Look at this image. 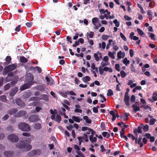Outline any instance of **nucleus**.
<instances>
[{
    "mask_svg": "<svg viewBox=\"0 0 157 157\" xmlns=\"http://www.w3.org/2000/svg\"><path fill=\"white\" fill-rule=\"evenodd\" d=\"M18 81V80L17 79V78L15 77L13 79H12L11 80V84L12 85H15L17 83Z\"/></svg>",
    "mask_w": 157,
    "mask_h": 157,
    "instance_id": "5701e85b",
    "label": "nucleus"
},
{
    "mask_svg": "<svg viewBox=\"0 0 157 157\" xmlns=\"http://www.w3.org/2000/svg\"><path fill=\"white\" fill-rule=\"evenodd\" d=\"M141 138H140V137L139 140H138V144H139L140 145V146L141 147H142L143 145V144L142 142H141Z\"/></svg>",
    "mask_w": 157,
    "mask_h": 157,
    "instance_id": "bf43d9fd",
    "label": "nucleus"
},
{
    "mask_svg": "<svg viewBox=\"0 0 157 157\" xmlns=\"http://www.w3.org/2000/svg\"><path fill=\"white\" fill-rule=\"evenodd\" d=\"M103 70L105 71H109L110 72H113V70L111 67H104L103 68Z\"/></svg>",
    "mask_w": 157,
    "mask_h": 157,
    "instance_id": "cd10ccee",
    "label": "nucleus"
},
{
    "mask_svg": "<svg viewBox=\"0 0 157 157\" xmlns=\"http://www.w3.org/2000/svg\"><path fill=\"white\" fill-rule=\"evenodd\" d=\"M15 102L17 105L20 107L23 108L25 106V104L24 102L19 98L15 100Z\"/></svg>",
    "mask_w": 157,
    "mask_h": 157,
    "instance_id": "423d86ee",
    "label": "nucleus"
},
{
    "mask_svg": "<svg viewBox=\"0 0 157 157\" xmlns=\"http://www.w3.org/2000/svg\"><path fill=\"white\" fill-rule=\"evenodd\" d=\"M39 103V102L38 101H35L33 102L30 103V105H31L33 106H37V105H38Z\"/></svg>",
    "mask_w": 157,
    "mask_h": 157,
    "instance_id": "37998d69",
    "label": "nucleus"
},
{
    "mask_svg": "<svg viewBox=\"0 0 157 157\" xmlns=\"http://www.w3.org/2000/svg\"><path fill=\"white\" fill-rule=\"evenodd\" d=\"M41 98H40L39 100L43 99L45 100L46 101H47L49 100L48 96L46 94H43L41 96Z\"/></svg>",
    "mask_w": 157,
    "mask_h": 157,
    "instance_id": "f3484780",
    "label": "nucleus"
},
{
    "mask_svg": "<svg viewBox=\"0 0 157 157\" xmlns=\"http://www.w3.org/2000/svg\"><path fill=\"white\" fill-rule=\"evenodd\" d=\"M7 139L11 142L13 143L17 142L19 140L18 137L15 134H10L7 137Z\"/></svg>",
    "mask_w": 157,
    "mask_h": 157,
    "instance_id": "20e7f679",
    "label": "nucleus"
},
{
    "mask_svg": "<svg viewBox=\"0 0 157 157\" xmlns=\"http://www.w3.org/2000/svg\"><path fill=\"white\" fill-rule=\"evenodd\" d=\"M102 134L104 137H106L107 139L109 138L110 136V133L106 132H103Z\"/></svg>",
    "mask_w": 157,
    "mask_h": 157,
    "instance_id": "4be33fe9",
    "label": "nucleus"
},
{
    "mask_svg": "<svg viewBox=\"0 0 157 157\" xmlns=\"http://www.w3.org/2000/svg\"><path fill=\"white\" fill-rule=\"evenodd\" d=\"M104 70H103V68H101V66H100L99 67V72L100 73V74L101 75H102L104 72Z\"/></svg>",
    "mask_w": 157,
    "mask_h": 157,
    "instance_id": "774afa93",
    "label": "nucleus"
},
{
    "mask_svg": "<svg viewBox=\"0 0 157 157\" xmlns=\"http://www.w3.org/2000/svg\"><path fill=\"white\" fill-rule=\"evenodd\" d=\"M33 77L32 75H30V79L31 82L29 83H27L24 84L22 85L20 88L21 90H23L27 89L29 88L33 84V83L32 81L33 80Z\"/></svg>",
    "mask_w": 157,
    "mask_h": 157,
    "instance_id": "7ed1b4c3",
    "label": "nucleus"
},
{
    "mask_svg": "<svg viewBox=\"0 0 157 157\" xmlns=\"http://www.w3.org/2000/svg\"><path fill=\"white\" fill-rule=\"evenodd\" d=\"M94 32L91 31L89 33H87V34L90 38H92L94 36Z\"/></svg>",
    "mask_w": 157,
    "mask_h": 157,
    "instance_id": "6e6d98bb",
    "label": "nucleus"
},
{
    "mask_svg": "<svg viewBox=\"0 0 157 157\" xmlns=\"http://www.w3.org/2000/svg\"><path fill=\"white\" fill-rule=\"evenodd\" d=\"M130 99L129 96L128 94L124 95V101L126 105L127 106H129L130 105L129 100Z\"/></svg>",
    "mask_w": 157,
    "mask_h": 157,
    "instance_id": "9b49d317",
    "label": "nucleus"
},
{
    "mask_svg": "<svg viewBox=\"0 0 157 157\" xmlns=\"http://www.w3.org/2000/svg\"><path fill=\"white\" fill-rule=\"evenodd\" d=\"M21 62L25 63L28 62L27 59L24 56H21L20 58Z\"/></svg>",
    "mask_w": 157,
    "mask_h": 157,
    "instance_id": "a878e982",
    "label": "nucleus"
},
{
    "mask_svg": "<svg viewBox=\"0 0 157 157\" xmlns=\"http://www.w3.org/2000/svg\"><path fill=\"white\" fill-rule=\"evenodd\" d=\"M18 90V88L17 87H15L13 89H11L9 94L10 96L12 97L13 96Z\"/></svg>",
    "mask_w": 157,
    "mask_h": 157,
    "instance_id": "6e6552de",
    "label": "nucleus"
},
{
    "mask_svg": "<svg viewBox=\"0 0 157 157\" xmlns=\"http://www.w3.org/2000/svg\"><path fill=\"white\" fill-rule=\"evenodd\" d=\"M10 83L6 84L4 86V90H9L10 88Z\"/></svg>",
    "mask_w": 157,
    "mask_h": 157,
    "instance_id": "c85d7f7f",
    "label": "nucleus"
},
{
    "mask_svg": "<svg viewBox=\"0 0 157 157\" xmlns=\"http://www.w3.org/2000/svg\"><path fill=\"white\" fill-rule=\"evenodd\" d=\"M138 7H139L140 10V12L142 13H145V11L144 10L142 6L140 4H138Z\"/></svg>",
    "mask_w": 157,
    "mask_h": 157,
    "instance_id": "09e8293b",
    "label": "nucleus"
},
{
    "mask_svg": "<svg viewBox=\"0 0 157 157\" xmlns=\"http://www.w3.org/2000/svg\"><path fill=\"white\" fill-rule=\"evenodd\" d=\"M6 96L5 95H1L0 96V100L3 102H6Z\"/></svg>",
    "mask_w": 157,
    "mask_h": 157,
    "instance_id": "c756f323",
    "label": "nucleus"
},
{
    "mask_svg": "<svg viewBox=\"0 0 157 157\" xmlns=\"http://www.w3.org/2000/svg\"><path fill=\"white\" fill-rule=\"evenodd\" d=\"M73 128V126L71 124H70L69 126H67L66 127L67 129L69 131H71Z\"/></svg>",
    "mask_w": 157,
    "mask_h": 157,
    "instance_id": "338daca9",
    "label": "nucleus"
},
{
    "mask_svg": "<svg viewBox=\"0 0 157 157\" xmlns=\"http://www.w3.org/2000/svg\"><path fill=\"white\" fill-rule=\"evenodd\" d=\"M27 113L26 111L24 110L20 111H19L16 114V117H25Z\"/></svg>",
    "mask_w": 157,
    "mask_h": 157,
    "instance_id": "1a4fd4ad",
    "label": "nucleus"
},
{
    "mask_svg": "<svg viewBox=\"0 0 157 157\" xmlns=\"http://www.w3.org/2000/svg\"><path fill=\"white\" fill-rule=\"evenodd\" d=\"M98 19L97 17H94L92 19V22L93 24L95 25V23L98 21Z\"/></svg>",
    "mask_w": 157,
    "mask_h": 157,
    "instance_id": "58836bf2",
    "label": "nucleus"
},
{
    "mask_svg": "<svg viewBox=\"0 0 157 157\" xmlns=\"http://www.w3.org/2000/svg\"><path fill=\"white\" fill-rule=\"evenodd\" d=\"M39 99V98L37 97H32L29 100V101H37Z\"/></svg>",
    "mask_w": 157,
    "mask_h": 157,
    "instance_id": "8fccbe9b",
    "label": "nucleus"
},
{
    "mask_svg": "<svg viewBox=\"0 0 157 157\" xmlns=\"http://www.w3.org/2000/svg\"><path fill=\"white\" fill-rule=\"evenodd\" d=\"M89 140L92 143H94L96 142L97 139L96 137H93V136L91 135L89 136Z\"/></svg>",
    "mask_w": 157,
    "mask_h": 157,
    "instance_id": "6ab92c4d",
    "label": "nucleus"
},
{
    "mask_svg": "<svg viewBox=\"0 0 157 157\" xmlns=\"http://www.w3.org/2000/svg\"><path fill=\"white\" fill-rule=\"evenodd\" d=\"M36 89L41 91H44L45 90L44 87L42 85L37 86L35 87Z\"/></svg>",
    "mask_w": 157,
    "mask_h": 157,
    "instance_id": "a211bd4d",
    "label": "nucleus"
},
{
    "mask_svg": "<svg viewBox=\"0 0 157 157\" xmlns=\"http://www.w3.org/2000/svg\"><path fill=\"white\" fill-rule=\"evenodd\" d=\"M6 60L7 62V64H9L11 60V57L10 56H7L6 58Z\"/></svg>",
    "mask_w": 157,
    "mask_h": 157,
    "instance_id": "ea45409f",
    "label": "nucleus"
},
{
    "mask_svg": "<svg viewBox=\"0 0 157 157\" xmlns=\"http://www.w3.org/2000/svg\"><path fill=\"white\" fill-rule=\"evenodd\" d=\"M113 23L115 24L117 27H118L120 26V22H118L117 19H115L113 21Z\"/></svg>",
    "mask_w": 157,
    "mask_h": 157,
    "instance_id": "de8ad7c7",
    "label": "nucleus"
},
{
    "mask_svg": "<svg viewBox=\"0 0 157 157\" xmlns=\"http://www.w3.org/2000/svg\"><path fill=\"white\" fill-rule=\"evenodd\" d=\"M16 63L12 64L5 67V69H7L10 72L15 69L17 67Z\"/></svg>",
    "mask_w": 157,
    "mask_h": 157,
    "instance_id": "0eeeda50",
    "label": "nucleus"
},
{
    "mask_svg": "<svg viewBox=\"0 0 157 157\" xmlns=\"http://www.w3.org/2000/svg\"><path fill=\"white\" fill-rule=\"evenodd\" d=\"M9 117V116L8 114L5 115L2 118V121H5L7 120Z\"/></svg>",
    "mask_w": 157,
    "mask_h": 157,
    "instance_id": "e2e57ef3",
    "label": "nucleus"
},
{
    "mask_svg": "<svg viewBox=\"0 0 157 157\" xmlns=\"http://www.w3.org/2000/svg\"><path fill=\"white\" fill-rule=\"evenodd\" d=\"M147 33L149 35V36L150 37L151 40H155V36L154 34L151 33Z\"/></svg>",
    "mask_w": 157,
    "mask_h": 157,
    "instance_id": "7c9ffc66",
    "label": "nucleus"
},
{
    "mask_svg": "<svg viewBox=\"0 0 157 157\" xmlns=\"http://www.w3.org/2000/svg\"><path fill=\"white\" fill-rule=\"evenodd\" d=\"M120 36L121 38L124 41H126L127 39L126 37L122 33H120Z\"/></svg>",
    "mask_w": 157,
    "mask_h": 157,
    "instance_id": "3c124183",
    "label": "nucleus"
},
{
    "mask_svg": "<svg viewBox=\"0 0 157 157\" xmlns=\"http://www.w3.org/2000/svg\"><path fill=\"white\" fill-rule=\"evenodd\" d=\"M62 120L61 116L57 114L56 116V121L58 123H60Z\"/></svg>",
    "mask_w": 157,
    "mask_h": 157,
    "instance_id": "72a5a7b5",
    "label": "nucleus"
},
{
    "mask_svg": "<svg viewBox=\"0 0 157 157\" xmlns=\"http://www.w3.org/2000/svg\"><path fill=\"white\" fill-rule=\"evenodd\" d=\"M107 95V96H113V93L112 90L111 89L109 90H108Z\"/></svg>",
    "mask_w": 157,
    "mask_h": 157,
    "instance_id": "c9c22d12",
    "label": "nucleus"
},
{
    "mask_svg": "<svg viewBox=\"0 0 157 157\" xmlns=\"http://www.w3.org/2000/svg\"><path fill=\"white\" fill-rule=\"evenodd\" d=\"M28 120L29 121L33 122L38 121L40 119L37 115L33 114L29 117Z\"/></svg>",
    "mask_w": 157,
    "mask_h": 157,
    "instance_id": "39448f33",
    "label": "nucleus"
},
{
    "mask_svg": "<svg viewBox=\"0 0 157 157\" xmlns=\"http://www.w3.org/2000/svg\"><path fill=\"white\" fill-rule=\"evenodd\" d=\"M109 37V36L105 35H103L102 36V39L104 40H107Z\"/></svg>",
    "mask_w": 157,
    "mask_h": 157,
    "instance_id": "603ef678",
    "label": "nucleus"
},
{
    "mask_svg": "<svg viewBox=\"0 0 157 157\" xmlns=\"http://www.w3.org/2000/svg\"><path fill=\"white\" fill-rule=\"evenodd\" d=\"M135 100V96L132 95L131 96L130 98V101L132 102H134Z\"/></svg>",
    "mask_w": 157,
    "mask_h": 157,
    "instance_id": "052dcab7",
    "label": "nucleus"
},
{
    "mask_svg": "<svg viewBox=\"0 0 157 157\" xmlns=\"http://www.w3.org/2000/svg\"><path fill=\"white\" fill-rule=\"evenodd\" d=\"M83 119L85 120L86 122L88 124H91V120L89 119L88 117L87 116H83Z\"/></svg>",
    "mask_w": 157,
    "mask_h": 157,
    "instance_id": "412c9836",
    "label": "nucleus"
},
{
    "mask_svg": "<svg viewBox=\"0 0 157 157\" xmlns=\"http://www.w3.org/2000/svg\"><path fill=\"white\" fill-rule=\"evenodd\" d=\"M4 155L6 157H12L14 154L13 151H6L4 152Z\"/></svg>",
    "mask_w": 157,
    "mask_h": 157,
    "instance_id": "9d476101",
    "label": "nucleus"
},
{
    "mask_svg": "<svg viewBox=\"0 0 157 157\" xmlns=\"http://www.w3.org/2000/svg\"><path fill=\"white\" fill-rule=\"evenodd\" d=\"M138 33L142 36H145V35L144 32L142 30L139 29H138Z\"/></svg>",
    "mask_w": 157,
    "mask_h": 157,
    "instance_id": "4c0bfd02",
    "label": "nucleus"
},
{
    "mask_svg": "<svg viewBox=\"0 0 157 157\" xmlns=\"http://www.w3.org/2000/svg\"><path fill=\"white\" fill-rule=\"evenodd\" d=\"M17 111V110L15 108H13L10 109L7 112L10 115H13Z\"/></svg>",
    "mask_w": 157,
    "mask_h": 157,
    "instance_id": "f8f14e48",
    "label": "nucleus"
},
{
    "mask_svg": "<svg viewBox=\"0 0 157 157\" xmlns=\"http://www.w3.org/2000/svg\"><path fill=\"white\" fill-rule=\"evenodd\" d=\"M123 63L126 66H127L128 64L129 63L130 61L129 60H127L126 58H125L123 60Z\"/></svg>",
    "mask_w": 157,
    "mask_h": 157,
    "instance_id": "a18cd8bd",
    "label": "nucleus"
},
{
    "mask_svg": "<svg viewBox=\"0 0 157 157\" xmlns=\"http://www.w3.org/2000/svg\"><path fill=\"white\" fill-rule=\"evenodd\" d=\"M121 54H122V52L121 51H120L118 52V53L117 54V57L119 59H120L121 58H123L124 57V56H123V57H121Z\"/></svg>",
    "mask_w": 157,
    "mask_h": 157,
    "instance_id": "4d7b16f0",
    "label": "nucleus"
},
{
    "mask_svg": "<svg viewBox=\"0 0 157 157\" xmlns=\"http://www.w3.org/2000/svg\"><path fill=\"white\" fill-rule=\"evenodd\" d=\"M152 99L155 101L157 100V91L153 93Z\"/></svg>",
    "mask_w": 157,
    "mask_h": 157,
    "instance_id": "f704fd0d",
    "label": "nucleus"
},
{
    "mask_svg": "<svg viewBox=\"0 0 157 157\" xmlns=\"http://www.w3.org/2000/svg\"><path fill=\"white\" fill-rule=\"evenodd\" d=\"M9 72L7 69H5V67H4V70L3 71V74L4 75H6L7 73Z\"/></svg>",
    "mask_w": 157,
    "mask_h": 157,
    "instance_id": "69168bd1",
    "label": "nucleus"
},
{
    "mask_svg": "<svg viewBox=\"0 0 157 157\" xmlns=\"http://www.w3.org/2000/svg\"><path fill=\"white\" fill-rule=\"evenodd\" d=\"M55 83L54 81V80L52 78H50L49 81L48 82V84H49L51 85H52L53 84H54Z\"/></svg>",
    "mask_w": 157,
    "mask_h": 157,
    "instance_id": "13d9d810",
    "label": "nucleus"
},
{
    "mask_svg": "<svg viewBox=\"0 0 157 157\" xmlns=\"http://www.w3.org/2000/svg\"><path fill=\"white\" fill-rule=\"evenodd\" d=\"M141 128H143V129L145 131H147L148 130L149 127L148 125L147 124H146L144 126L142 124L141 126Z\"/></svg>",
    "mask_w": 157,
    "mask_h": 157,
    "instance_id": "e433bc0d",
    "label": "nucleus"
},
{
    "mask_svg": "<svg viewBox=\"0 0 157 157\" xmlns=\"http://www.w3.org/2000/svg\"><path fill=\"white\" fill-rule=\"evenodd\" d=\"M82 138H83V139H85V138L84 137H77V138L78 139V141H79V145H80L81 144L82 142L83 141L82 140Z\"/></svg>",
    "mask_w": 157,
    "mask_h": 157,
    "instance_id": "5fc2aeb1",
    "label": "nucleus"
},
{
    "mask_svg": "<svg viewBox=\"0 0 157 157\" xmlns=\"http://www.w3.org/2000/svg\"><path fill=\"white\" fill-rule=\"evenodd\" d=\"M41 124L39 123H36L34 126V128L37 130L40 129L41 128Z\"/></svg>",
    "mask_w": 157,
    "mask_h": 157,
    "instance_id": "2eb2a0df",
    "label": "nucleus"
},
{
    "mask_svg": "<svg viewBox=\"0 0 157 157\" xmlns=\"http://www.w3.org/2000/svg\"><path fill=\"white\" fill-rule=\"evenodd\" d=\"M109 56L112 59H114L115 57L114 54L111 52H109L108 53Z\"/></svg>",
    "mask_w": 157,
    "mask_h": 157,
    "instance_id": "864d4df0",
    "label": "nucleus"
},
{
    "mask_svg": "<svg viewBox=\"0 0 157 157\" xmlns=\"http://www.w3.org/2000/svg\"><path fill=\"white\" fill-rule=\"evenodd\" d=\"M82 80L85 82L86 83L87 82L89 81L90 80V77L88 76H86L83 77L82 78Z\"/></svg>",
    "mask_w": 157,
    "mask_h": 157,
    "instance_id": "aec40b11",
    "label": "nucleus"
},
{
    "mask_svg": "<svg viewBox=\"0 0 157 157\" xmlns=\"http://www.w3.org/2000/svg\"><path fill=\"white\" fill-rule=\"evenodd\" d=\"M120 74L121 77L122 78H125L127 75L126 73L124 71H121Z\"/></svg>",
    "mask_w": 157,
    "mask_h": 157,
    "instance_id": "79ce46f5",
    "label": "nucleus"
},
{
    "mask_svg": "<svg viewBox=\"0 0 157 157\" xmlns=\"http://www.w3.org/2000/svg\"><path fill=\"white\" fill-rule=\"evenodd\" d=\"M19 128L23 131L28 132L30 130V127L29 124L25 123H20L18 125Z\"/></svg>",
    "mask_w": 157,
    "mask_h": 157,
    "instance_id": "f03ea898",
    "label": "nucleus"
},
{
    "mask_svg": "<svg viewBox=\"0 0 157 157\" xmlns=\"http://www.w3.org/2000/svg\"><path fill=\"white\" fill-rule=\"evenodd\" d=\"M120 136L121 138H123V137L125 134L124 128H122L121 131L120 132Z\"/></svg>",
    "mask_w": 157,
    "mask_h": 157,
    "instance_id": "a19ab883",
    "label": "nucleus"
},
{
    "mask_svg": "<svg viewBox=\"0 0 157 157\" xmlns=\"http://www.w3.org/2000/svg\"><path fill=\"white\" fill-rule=\"evenodd\" d=\"M37 153L36 150H33L29 153L28 155L30 156H33L37 155Z\"/></svg>",
    "mask_w": 157,
    "mask_h": 157,
    "instance_id": "dca6fc26",
    "label": "nucleus"
},
{
    "mask_svg": "<svg viewBox=\"0 0 157 157\" xmlns=\"http://www.w3.org/2000/svg\"><path fill=\"white\" fill-rule=\"evenodd\" d=\"M75 107L76 108L75 109V113H81L82 112V111L81 109H79V108H80V106L79 105H75Z\"/></svg>",
    "mask_w": 157,
    "mask_h": 157,
    "instance_id": "4468645a",
    "label": "nucleus"
},
{
    "mask_svg": "<svg viewBox=\"0 0 157 157\" xmlns=\"http://www.w3.org/2000/svg\"><path fill=\"white\" fill-rule=\"evenodd\" d=\"M113 42V40L112 39H110L108 41V43L107 44L106 46V49H108L109 48L110 46L111 45V43Z\"/></svg>",
    "mask_w": 157,
    "mask_h": 157,
    "instance_id": "473e14b6",
    "label": "nucleus"
},
{
    "mask_svg": "<svg viewBox=\"0 0 157 157\" xmlns=\"http://www.w3.org/2000/svg\"><path fill=\"white\" fill-rule=\"evenodd\" d=\"M7 130L8 131L10 132L13 131V129L12 127L11 126H9L7 128Z\"/></svg>",
    "mask_w": 157,
    "mask_h": 157,
    "instance_id": "0e129e2a",
    "label": "nucleus"
},
{
    "mask_svg": "<svg viewBox=\"0 0 157 157\" xmlns=\"http://www.w3.org/2000/svg\"><path fill=\"white\" fill-rule=\"evenodd\" d=\"M98 45L99 48L102 47L103 49L104 50L106 46L105 43L104 42H102L101 44V43H99Z\"/></svg>",
    "mask_w": 157,
    "mask_h": 157,
    "instance_id": "393cba45",
    "label": "nucleus"
},
{
    "mask_svg": "<svg viewBox=\"0 0 157 157\" xmlns=\"http://www.w3.org/2000/svg\"><path fill=\"white\" fill-rule=\"evenodd\" d=\"M72 119L78 123H79L80 122V119L78 117L73 116L72 117Z\"/></svg>",
    "mask_w": 157,
    "mask_h": 157,
    "instance_id": "b1692460",
    "label": "nucleus"
},
{
    "mask_svg": "<svg viewBox=\"0 0 157 157\" xmlns=\"http://www.w3.org/2000/svg\"><path fill=\"white\" fill-rule=\"evenodd\" d=\"M115 68L116 70L119 71H120V66L119 64H116L115 65Z\"/></svg>",
    "mask_w": 157,
    "mask_h": 157,
    "instance_id": "680f3d73",
    "label": "nucleus"
},
{
    "mask_svg": "<svg viewBox=\"0 0 157 157\" xmlns=\"http://www.w3.org/2000/svg\"><path fill=\"white\" fill-rule=\"evenodd\" d=\"M16 147L20 149H23L24 151H27L32 148V145L25 141H21L16 144Z\"/></svg>",
    "mask_w": 157,
    "mask_h": 157,
    "instance_id": "f257e3e1",
    "label": "nucleus"
},
{
    "mask_svg": "<svg viewBox=\"0 0 157 157\" xmlns=\"http://www.w3.org/2000/svg\"><path fill=\"white\" fill-rule=\"evenodd\" d=\"M94 57L95 59V60L97 61H99V58L98 56V53L97 52V53H94Z\"/></svg>",
    "mask_w": 157,
    "mask_h": 157,
    "instance_id": "49530a36",
    "label": "nucleus"
},
{
    "mask_svg": "<svg viewBox=\"0 0 157 157\" xmlns=\"http://www.w3.org/2000/svg\"><path fill=\"white\" fill-rule=\"evenodd\" d=\"M127 136L129 138H131L133 140H135L136 144H137V137H135L133 134L131 133H128L127 135Z\"/></svg>",
    "mask_w": 157,
    "mask_h": 157,
    "instance_id": "ddd939ff",
    "label": "nucleus"
},
{
    "mask_svg": "<svg viewBox=\"0 0 157 157\" xmlns=\"http://www.w3.org/2000/svg\"><path fill=\"white\" fill-rule=\"evenodd\" d=\"M156 121L157 120L156 119L151 118L149 121V124L151 125H153L154 124Z\"/></svg>",
    "mask_w": 157,
    "mask_h": 157,
    "instance_id": "2f4dec72",
    "label": "nucleus"
},
{
    "mask_svg": "<svg viewBox=\"0 0 157 157\" xmlns=\"http://www.w3.org/2000/svg\"><path fill=\"white\" fill-rule=\"evenodd\" d=\"M141 107L143 108L144 109H149L150 111H151V107L149 106L148 105H146L145 104L144 105H141Z\"/></svg>",
    "mask_w": 157,
    "mask_h": 157,
    "instance_id": "bb28decb",
    "label": "nucleus"
},
{
    "mask_svg": "<svg viewBox=\"0 0 157 157\" xmlns=\"http://www.w3.org/2000/svg\"><path fill=\"white\" fill-rule=\"evenodd\" d=\"M137 103V102H136L135 104L133 105H132V107L133 108L134 111L135 113H136L137 111V106L136 104Z\"/></svg>",
    "mask_w": 157,
    "mask_h": 157,
    "instance_id": "c03bdc74",
    "label": "nucleus"
}]
</instances>
